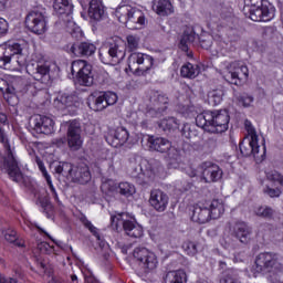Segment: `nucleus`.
<instances>
[{"mask_svg":"<svg viewBox=\"0 0 283 283\" xmlns=\"http://www.w3.org/2000/svg\"><path fill=\"white\" fill-rule=\"evenodd\" d=\"M8 125V115L4 113H0V144L7 151V156L3 157L2 169L6 170L9 178L13 180V182H22L23 181V172H21V168L19 167V160L14 156V151L10 146V139L8 138V134L6 133V127Z\"/></svg>","mask_w":283,"mask_h":283,"instance_id":"nucleus-1","label":"nucleus"},{"mask_svg":"<svg viewBox=\"0 0 283 283\" xmlns=\"http://www.w3.org/2000/svg\"><path fill=\"white\" fill-rule=\"evenodd\" d=\"M229 120L231 117L227 111H205L197 115L196 125L210 134H224L229 129Z\"/></svg>","mask_w":283,"mask_h":283,"instance_id":"nucleus-2","label":"nucleus"},{"mask_svg":"<svg viewBox=\"0 0 283 283\" xmlns=\"http://www.w3.org/2000/svg\"><path fill=\"white\" fill-rule=\"evenodd\" d=\"M24 44L19 42H9L6 46L0 48V67L4 69L8 65H13L15 70L25 67V55H23Z\"/></svg>","mask_w":283,"mask_h":283,"instance_id":"nucleus-3","label":"nucleus"},{"mask_svg":"<svg viewBox=\"0 0 283 283\" xmlns=\"http://www.w3.org/2000/svg\"><path fill=\"white\" fill-rule=\"evenodd\" d=\"M98 56L105 65L120 63L125 59V45L123 41L116 39L104 42L98 50Z\"/></svg>","mask_w":283,"mask_h":283,"instance_id":"nucleus-4","label":"nucleus"},{"mask_svg":"<svg viewBox=\"0 0 283 283\" xmlns=\"http://www.w3.org/2000/svg\"><path fill=\"white\" fill-rule=\"evenodd\" d=\"M256 273H283V256L275 252H262L255 259Z\"/></svg>","mask_w":283,"mask_h":283,"instance_id":"nucleus-5","label":"nucleus"},{"mask_svg":"<svg viewBox=\"0 0 283 283\" xmlns=\"http://www.w3.org/2000/svg\"><path fill=\"white\" fill-rule=\"evenodd\" d=\"M71 74L76 75L77 85L83 87H92L94 85V73L92 65L85 60H75L71 64Z\"/></svg>","mask_w":283,"mask_h":283,"instance_id":"nucleus-6","label":"nucleus"},{"mask_svg":"<svg viewBox=\"0 0 283 283\" xmlns=\"http://www.w3.org/2000/svg\"><path fill=\"white\" fill-rule=\"evenodd\" d=\"M134 260H136L138 266L143 273H151L158 266V258L156 253L145 247H137L133 251Z\"/></svg>","mask_w":283,"mask_h":283,"instance_id":"nucleus-7","label":"nucleus"},{"mask_svg":"<svg viewBox=\"0 0 283 283\" xmlns=\"http://www.w3.org/2000/svg\"><path fill=\"white\" fill-rule=\"evenodd\" d=\"M24 25L33 34H45L48 32V18L45 12L39 10L30 11L24 20Z\"/></svg>","mask_w":283,"mask_h":283,"instance_id":"nucleus-8","label":"nucleus"},{"mask_svg":"<svg viewBox=\"0 0 283 283\" xmlns=\"http://www.w3.org/2000/svg\"><path fill=\"white\" fill-rule=\"evenodd\" d=\"M226 80L231 85H237L238 87L244 85L249 81V67L238 62L230 63Z\"/></svg>","mask_w":283,"mask_h":283,"instance_id":"nucleus-9","label":"nucleus"},{"mask_svg":"<svg viewBox=\"0 0 283 283\" xmlns=\"http://www.w3.org/2000/svg\"><path fill=\"white\" fill-rule=\"evenodd\" d=\"M53 10L67 30H74V27L76 25L72 20L74 6L70 3V0H54Z\"/></svg>","mask_w":283,"mask_h":283,"instance_id":"nucleus-10","label":"nucleus"},{"mask_svg":"<svg viewBox=\"0 0 283 283\" xmlns=\"http://www.w3.org/2000/svg\"><path fill=\"white\" fill-rule=\"evenodd\" d=\"M154 67V57L145 53H132L128 57V69L130 72H149Z\"/></svg>","mask_w":283,"mask_h":283,"instance_id":"nucleus-11","label":"nucleus"},{"mask_svg":"<svg viewBox=\"0 0 283 283\" xmlns=\"http://www.w3.org/2000/svg\"><path fill=\"white\" fill-rule=\"evenodd\" d=\"M83 129L81 128V122L74 119L67 123L66 140L72 151H78L83 147Z\"/></svg>","mask_w":283,"mask_h":283,"instance_id":"nucleus-12","label":"nucleus"},{"mask_svg":"<svg viewBox=\"0 0 283 283\" xmlns=\"http://www.w3.org/2000/svg\"><path fill=\"white\" fill-rule=\"evenodd\" d=\"M239 149L242 156H253L256 163H262V160L266 158V146H263L262 151L260 153V144H258L256 138H250L249 142H241Z\"/></svg>","mask_w":283,"mask_h":283,"instance_id":"nucleus-13","label":"nucleus"},{"mask_svg":"<svg viewBox=\"0 0 283 283\" xmlns=\"http://www.w3.org/2000/svg\"><path fill=\"white\" fill-rule=\"evenodd\" d=\"M123 226L126 235L129 238H143V226L138 224L134 219H127V214L123 213L118 217H112V224L115 222Z\"/></svg>","mask_w":283,"mask_h":283,"instance_id":"nucleus-14","label":"nucleus"},{"mask_svg":"<svg viewBox=\"0 0 283 283\" xmlns=\"http://www.w3.org/2000/svg\"><path fill=\"white\" fill-rule=\"evenodd\" d=\"M106 143L112 147H123L125 143L132 145L134 140L129 136V130L123 126L117 127L113 133L106 136Z\"/></svg>","mask_w":283,"mask_h":283,"instance_id":"nucleus-15","label":"nucleus"},{"mask_svg":"<svg viewBox=\"0 0 283 283\" xmlns=\"http://www.w3.org/2000/svg\"><path fill=\"white\" fill-rule=\"evenodd\" d=\"M30 125L36 134H52L54 132V120L48 116L34 115Z\"/></svg>","mask_w":283,"mask_h":283,"instance_id":"nucleus-16","label":"nucleus"},{"mask_svg":"<svg viewBox=\"0 0 283 283\" xmlns=\"http://www.w3.org/2000/svg\"><path fill=\"white\" fill-rule=\"evenodd\" d=\"M245 17H249L251 21H271L275 17V9L271 4H265L263 7L251 9L250 11H244Z\"/></svg>","mask_w":283,"mask_h":283,"instance_id":"nucleus-17","label":"nucleus"},{"mask_svg":"<svg viewBox=\"0 0 283 283\" xmlns=\"http://www.w3.org/2000/svg\"><path fill=\"white\" fill-rule=\"evenodd\" d=\"M149 202L155 211L163 213V211L167 210V206L169 205V196L160 189H155L150 191Z\"/></svg>","mask_w":283,"mask_h":283,"instance_id":"nucleus-18","label":"nucleus"},{"mask_svg":"<svg viewBox=\"0 0 283 283\" xmlns=\"http://www.w3.org/2000/svg\"><path fill=\"white\" fill-rule=\"evenodd\" d=\"M201 169L205 182H218L222 178V169L211 161L202 163Z\"/></svg>","mask_w":283,"mask_h":283,"instance_id":"nucleus-19","label":"nucleus"},{"mask_svg":"<svg viewBox=\"0 0 283 283\" xmlns=\"http://www.w3.org/2000/svg\"><path fill=\"white\" fill-rule=\"evenodd\" d=\"M150 109H154V112H157L158 114H161V112H165L167 109V105L169 104V97L167 95L158 92L153 91L150 93Z\"/></svg>","mask_w":283,"mask_h":283,"instance_id":"nucleus-20","label":"nucleus"},{"mask_svg":"<svg viewBox=\"0 0 283 283\" xmlns=\"http://www.w3.org/2000/svg\"><path fill=\"white\" fill-rule=\"evenodd\" d=\"M147 146L150 151H159V154H167L171 149V142L165 137L148 136Z\"/></svg>","mask_w":283,"mask_h":283,"instance_id":"nucleus-21","label":"nucleus"},{"mask_svg":"<svg viewBox=\"0 0 283 283\" xmlns=\"http://www.w3.org/2000/svg\"><path fill=\"white\" fill-rule=\"evenodd\" d=\"M191 220L198 222V224H207L209 220H213L207 203H197L193 207Z\"/></svg>","mask_w":283,"mask_h":283,"instance_id":"nucleus-22","label":"nucleus"},{"mask_svg":"<svg viewBox=\"0 0 283 283\" xmlns=\"http://www.w3.org/2000/svg\"><path fill=\"white\" fill-rule=\"evenodd\" d=\"M251 227L244 222H237L233 228L232 235L239 240L242 244H249L251 241Z\"/></svg>","mask_w":283,"mask_h":283,"instance_id":"nucleus-23","label":"nucleus"},{"mask_svg":"<svg viewBox=\"0 0 283 283\" xmlns=\"http://www.w3.org/2000/svg\"><path fill=\"white\" fill-rule=\"evenodd\" d=\"M146 24L147 18H145V13L143 12V10L135 7L128 20V23L126 24V28H129V30H138L140 28H145Z\"/></svg>","mask_w":283,"mask_h":283,"instance_id":"nucleus-24","label":"nucleus"},{"mask_svg":"<svg viewBox=\"0 0 283 283\" xmlns=\"http://www.w3.org/2000/svg\"><path fill=\"white\" fill-rule=\"evenodd\" d=\"M70 50L75 56H92L96 52V45L91 42H81L73 44Z\"/></svg>","mask_w":283,"mask_h":283,"instance_id":"nucleus-25","label":"nucleus"},{"mask_svg":"<svg viewBox=\"0 0 283 283\" xmlns=\"http://www.w3.org/2000/svg\"><path fill=\"white\" fill-rule=\"evenodd\" d=\"M53 104L59 109H67V107H76V105L78 104V96L62 94L54 99Z\"/></svg>","mask_w":283,"mask_h":283,"instance_id":"nucleus-26","label":"nucleus"},{"mask_svg":"<svg viewBox=\"0 0 283 283\" xmlns=\"http://www.w3.org/2000/svg\"><path fill=\"white\" fill-rule=\"evenodd\" d=\"M86 103L90 109L93 112H103V109L107 108L105 97L101 92H95L88 95Z\"/></svg>","mask_w":283,"mask_h":283,"instance_id":"nucleus-27","label":"nucleus"},{"mask_svg":"<svg viewBox=\"0 0 283 283\" xmlns=\"http://www.w3.org/2000/svg\"><path fill=\"white\" fill-rule=\"evenodd\" d=\"M73 182H78L80 185H87L92 180V175L90 174V167L82 165L77 166L73 170Z\"/></svg>","mask_w":283,"mask_h":283,"instance_id":"nucleus-28","label":"nucleus"},{"mask_svg":"<svg viewBox=\"0 0 283 283\" xmlns=\"http://www.w3.org/2000/svg\"><path fill=\"white\" fill-rule=\"evenodd\" d=\"M33 78L35 81H41L42 83H49L50 81V63L49 62H38L35 66V72H33Z\"/></svg>","mask_w":283,"mask_h":283,"instance_id":"nucleus-29","label":"nucleus"},{"mask_svg":"<svg viewBox=\"0 0 283 283\" xmlns=\"http://www.w3.org/2000/svg\"><path fill=\"white\" fill-rule=\"evenodd\" d=\"M135 8L136 7H133L132 4H119L115 10V15L118 19L119 23H124V25H127Z\"/></svg>","mask_w":283,"mask_h":283,"instance_id":"nucleus-30","label":"nucleus"},{"mask_svg":"<svg viewBox=\"0 0 283 283\" xmlns=\"http://www.w3.org/2000/svg\"><path fill=\"white\" fill-rule=\"evenodd\" d=\"M206 207H208L212 220H218L224 213V203L220 199L207 201Z\"/></svg>","mask_w":283,"mask_h":283,"instance_id":"nucleus-31","label":"nucleus"},{"mask_svg":"<svg viewBox=\"0 0 283 283\" xmlns=\"http://www.w3.org/2000/svg\"><path fill=\"white\" fill-rule=\"evenodd\" d=\"M105 14V9H103V2L101 0H91L88 8V17L94 21H101Z\"/></svg>","mask_w":283,"mask_h":283,"instance_id":"nucleus-32","label":"nucleus"},{"mask_svg":"<svg viewBox=\"0 0 283 283\" xmlns=\"http://www.w3.org/2000/svg\"><path fill=\"white\" fill-rule=\"evenodd\" d=\"M153 10L159 17H169V14H174V4L169 0H159L153 6Z\"/></svg>","mask_w":283,"mask_h":283,"instance_id":"nucleus-33","label":"nucleus"},{"mask_svg":"<svg viewBox=\"0 0 283 283\" xmlns=\"http://www.w3.org/2000/svg\"><path fill=\"white\" fill-rule=\"evenodd\" d=\"M143 169H142V174L139 175V179L137 180V182L139 185H149V182H151V180H154V176H156V172L154 171V169H151V164H148L146 160L143 161Z\"/></svg>","mask_w":283,"mask_h":283,"instance_id":"nucleus-34","label":"nucleus"},{"mask_svg":"<svg viewBox=\"0 0 283 283\" xmlns=\"http://www.w3.org/2000/svg\"><path fill=\"white\" fill-rule=\"evenodd\" d=\"M165 283H187V273L182 270L170 271L164 279Z\"/></svg>","mask_w":283,"mask_h":283,"instance_id":"nucleus-35","label":"nucleus"},{"mask_svg":"<svg viewBox=\"0 0 283 283\" xmlns=\"http://www.w3.org/2000/svg\"><path fill=\"white\" fill-rule=\"evenodd\" d=\"M74 165L71 163H60L55 167V174H59V176H63L64 178H67L69 180H73L74 177Z\"/></svg>","mask_w":283,"mask_h":283,"instance_id":"nucleus-36","label":"nucleus"},{"mask_svg":"<svg viewBox=\"0 0 283 283\" xmlns=\"http://www.w3.org/2000/svg\"><path fill=\"white\" fill-rule=\"evenodd\" d=\"M180 74L182 78H196L200 74L198 64L186 63L181 66Z\"/></svg>","mask_w":283,"mask_h":283,"instance_id":"nucleus-37","label":"nucleus"},{"mask_svg":"<svg viewBox=\"0 0 283 283\" xmlns=\"http://www.w3.org/2000/svg\"><path fill=\"white\" fill-rule=\"evenodd\" d=\"M196 41V32L193 30H187L184 32L179 48L182 50V52H189V45Z\"/></svg>","mask_w":283,"mask_h":283,"instance_id":"nucleus-38","label":"nucleus"},{"mask_svg":"<svg viewBox=\"0 0 283 283\" xmlns=\"http://www.w3.org/2000/svg\"><path fill=\"white\" fill-rule=\"evenodd\" d=\"M254 214H256L258 218H263V220H273L275 218V209L270 206H259L254 210Z\"/></svg>","mask_w":283,"mask_h":283,"instance_id":"nucleus-39","label":"nucleus"},{"mask_svg":"<svg viewBox=\"0 0 283 283\" xmlns=\"http://www.w3.org/2000/svg\"><path fill=\"white\" fill-rule=\"evenodd\" d=\"M139 160H140V157L138 155H133L129 158V161L132 165L130 176H132V178H136L137 181L140 178V174L143 172V169L145 167V166H143V163H139L136 166V163H138Z\"/></svg>","mask_w":283,"mask_h":283,"instance_id":"nucleus-40","label":"nucleus"},{"mask_svg":"<svg viewBox=\"0 0 283 283\" xmlns=\"http://www.w3.org/2000/svg\"><path fill=\"white\" fill-rule=\"evenodd\" d=\"M220 283H241L240 274H238L237 270L228 269L223 272Z\"/></svg>","mask_w":283,"mask_h":283,"instance_id":"nucleus-41","label":"nucleus"},{"mask_svg":"<svg viewBox=\"0 0 283 283\" xmlns=\"http://www.w3.org/2000/svg\"><path fill=\"white\" fill-rule=\"evenodd\" d=\"M117 193L125 196V198H129V196H134V193H136V187L129 182H120L117 186Z\"/></svg>","mask_w":283,"mask_h":283,"instance_id":"nucleus-42","label":"nucleus"},{"mask_svg":"<svg viewBox=\"0 0 283 283\" xmlns=\"http://www.w3.org/2000/svg\"><path fill=\"white\" fill-rule=\"evenodd\" d=\"M178 125L176 117H168L159 123V128L164 132H171V129H178Z\"/></svg>","mask_w":283,"mask_h":283,"instance_id":"nucleus-43","label":"nucleus"},{"mask_svg":"<svg viewBox=\"0 0 283 283\" xmlns=\"http://www.w3.org/2000/svg\"><path fill=\"white\" fill-rule=\"evenodd\" d=\"M222 96H224L222 90H212L208 93V103L210 105H220L222 103Z\"/></svg>","mask_w":283,"mask_h":283,"instance_id":"nucleus-44","label":"nucleus"},{"mask_svg":"<svg viewBox=\"0 0 283 283\" xmlns=\"http://www.w3.org/2000/svg\"><path fill=\"white\" fill-rule=\"evenodd\" d=\"M80 222H82L85 229H88V231H91V233L96 238V240L101 241V233H98V228L94 227V224H92V221L87 220V217H81Z\"/></svg>","mask_w":283,"mask_h":283,"instance_id":"nucleus-45","label":"nucleus"},{"mask_svg":"<svg viewBox=\"0 0 283 283\" xmlns=\"http://www.w3.org/2000/svg\"><path fill=\"white\" fill-rule=\"evenodd\" d=\"M101 190L103 191V193H106V196H109V193L118 191V185L116 184V181L108 179L102 184Z\"/></svg>","mask_w":283,"mask_h":283,"instance_id":"nucleus-46","label":"nucleus"},{"mask_svg":"<svg viewBox=\"0 0 283 283\" xmlns=\"http://www.w3.org/2000/svg\"><path fill=\"white\" fill-rule=\"evenodd\" d=\"M19 280H23V272L15 270L13 276L6 277L0 273V283H19Z\"/></svg>","mask_w":283,"mask_h":283,"instance_id":"nucleus-47","label":"nucleus"},{"mask_svg":"<svg viewBox=\"0 0 283 283\" xmlns=\"http://www.w3.org/2000/svg\"><path fill=\"white\" fill-rule=\"evenodd\" d=\"M182 249L185 252H187L188 255H196L198 253V242L186 241L182 244Z\"/></svg>","mask_w":283,"mask_h":283,"instance_id":"nucleus-48","label":"nucleus"},{"mask_svg":"<svg viewBox=\"0 0 283 283\" xmlns=\"http://www.w3.org/2000/svg\"><path fill=\"white\" fill-rule=\"evenodd\" d=\"M264 6V1L262 0H247L245 1V6L243 8V12H249L251 10H255L258 8H263Z\"/></svg>","mask_w":283,"mask_h":283,"instance_id":"nucleus-49","label":"nucleus"},{"mask_svg":"<svg viewBox=\"0 0 283 283\" xmlns=\"http://www.w3.org/2000/svg\"><path fill=\"white\" fill-rule=\"evenodd\" d=\"M38 205L46 211L48 218L52 214V203H50V199L48 197H38Z\"/></svg>","mask_w":283,"mask_h":283,"instance_id":"nucleus-50","label":"nucleus"},{"mask_svg":"<svg viewBox=\"0 0 283 283\" xmlns=\"http://www.w3.org/2000/svg\"><path fill=\"white\" fill-rule=\"evenodd\" d=\"M103 97H104V103L106 107H109V105H116L118 101V95H116V93L114 92L103 93Z\"/></svg>","mask_w":283,"mask_h":283,"instance_id":"nucleus-51","label":"nucleus"},{"mask_svg":"<svg viewBox=\"0 0 283 283\" xmlns=\"http://www.w3.org/2000/svg\"><path fill=\"white\" fill-rule=\"evenodd\" d=\"M238 103L243 107H251V103H253V96L242 93L241 95L237 96Z\"/></svg>","mask_w":283,"mask_h":283,"instance_id":"nucleus-52","label":"nucleus"},{"mask_svg":"<svg viewBox=\"0 0 283 283\" xmlns=\"http://www.w3.org/2000/svg\"><path fill=\"white\" fill-rule=\"evenodd\" d=\"M268 180H271V182H280L283 187V176L282 174L277 172L276 170H272L266 174Z\"/></svg>","mask_w":283,"mask_h":283,"instance_id":"nucleus-53","label":"nucleus"},{"mask_svg":"<svg viewBox=\"0 0 283 283\" xmlns=\"http://www.w3.org/2000/svg\"><path fill=\"white\" fill-rule=\"evenodd\" d=\"M1 235H3L4 240L11 244L17 242V232L14 230H2Z\"/></svg>","mask_w":283,"mask_h":283,"instance_id":"nucleus-54","label":"nucleus"},{"mask_svg":"<svg viewBox=\"0 0 283 283\" xmlns=\"http://www.w3.org/2000/svg\"><path fill=\"white\" fill-rule=\"evenodd\" d=\"M38 250L40 251V253L50 254L53 253L54 247H51L48 242H40L38 243Z\"/></svg>","mask_w":283,"mask_h":283,"instance_id":"nucleus-55","label":"nucleus"},{"mask_svg":"<svg viewBox=\"0 0 283 283\" xmlns=\"http://www.w3.org/2000/svg\"><path fill=\"white\" fill-rule=\"evenodd\" d=\"M126 40H127L128 50H130V52H134V50L138 49V38L134 35H128Z\"/></svg>","mask_w":283,"mask_h":283,"instance_id":"nucleus-56","label":"nucleus"},{"mask_svg":"<svg viewBox=\"0 0 283 283\" xmlns=\"http://www.w3.org/2000/svg\"><path fill=\"white\" fill-rule=\"evenodd\" d=\"M264 193H268L270 198H280V196H282V190H280V188L266 187Z\"/></svg>","mask_w":283,"mask_h":283,"instance_id":"nucleus-57","label":"nucleus"},{"mask_svg":"<svg viewBox=\"0 0 283 283\" xmlns=\"http://www.w3.org/2000/svg\"><path fill=\"white\" fill-rule=\"evenodd\" d=\"M245 129L248 132V135L250 138H256L258 139V133L255 132V128L253 127V124H251L250 120L244 122Z\"/></svg>","mask_w":283,"mask_h":283,"instance_id":"nucleus-58","label":"nucleus"},{"mask_svg":"<svg viewBox=\"0 0 283 283\" xmlns=\"http://www.w3.org/2000/svg\"><path fill=\"white\" fill-rule=\"evenodd\" d=\"M220 244L223 247V249H233L235 247V241H233L231 237H224L220 241Z\"/></svg>","mask_w":283,"mask_h":283,"instance_id":"nucleus-59","label":"nucleus"},{"mask_svg":"<svg viewBox=\"0 0 283 283\" xmlns=\"http://www.w3.org/2000/svg\"><path fill=\"white\" fill-rule=\"evenodd\" d=\"M10 30V24L7 19L0 18V36H6Z\"/></svg>","mask_w":283,"mask_h":283,"instance_id":"nucleus-60","label":"nucleus"},{"mask_svg":"<svg viewBox=\"0 0 283 283\" xmlns=\"http://www.w3.org/2000/svg\"><path fill=\"white\" fill-rule=\"evenodd\" d=\"M181 134L184 138H187L188 140H191L193 138V133L191 132V127L189 125L184 126L181 129Z\"/></svg>","mask_w":283,"mask_h":283,"instance_id":"nucleus-61","label":"nucleus"},{"mask_svg":"<svg viewBox=\"0 0 283 283\" xmlns=\"http://www.w3.org/2000/svg\"><path fill=\"white\" fill-rule=\"evenodd\" d=\"M46 180V184L49 185V189L51 190V192L53 193V197L55 200H59V195L56 193V189L54 188V185H52V178H50V175H48L46 177H44Z\"/></svg>","mask_w":283,"mask_h":283,"instance_id":"nucleus-62","label":"nucleus"},{"mask_svg":"<svg viewBox=\"0 0 283 283\" xmlns=\"http://www.w3.org/2000/svg\"><path fill=\"white\" fill-rule=\"evenodd\" d=\"M35 163L44 178H46V176H50L48 174V170L45 169V165L43 164V160H41L39 157H35Z\"/></svg>","mask_w":283,"mask_h":283,"instance_id":"nucleus-63","label":"nucleus"},{"mask_svg":"<svg viewBox=\"0 0 283 283\" xmlns=\"http://www.w3.org/2000/svg\"><path fill=\"white\" fill-rule=\"evenodd\" d=\"M2 94H10L11 96H14L17 94V87L14 85L7 84V88H4V92Z\"/></svg>","mask_w":283,"mask_h":283,"instance_id":"nucleus-64","label":"nucleus"}]
</instances>
